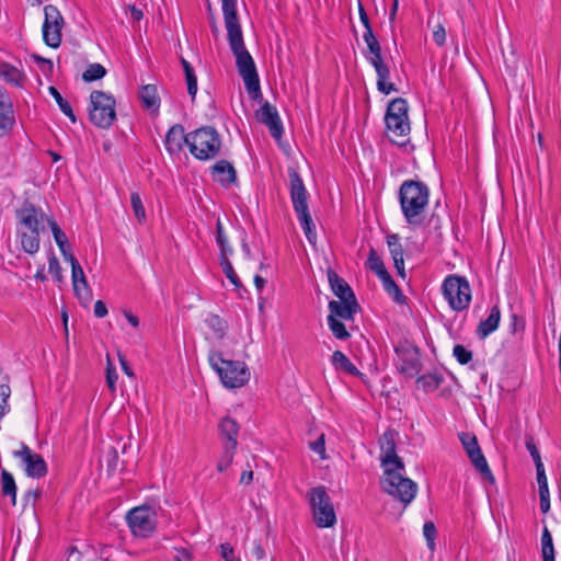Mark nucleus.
<instances>
[{
  "instance_id": "41",
  "label": "nucleus",
  "mask_w": 561,
  "mask_h": 561,
  "mask_svg": "<svg viewBox=\"0 0 561 561\" xmlns=\"http://www.w3.org/2000/svg\"><path fill=\"white\" fill-rule=\"evenodd\" d=\"M366 267L373 271L378 277L387 273L382 259L377 254L374 248H370Z\"/></svg>"
},
{
  "instance_id": "58",
  "label": "nucleus",
  "mask_w": 561,
  "mask_h": 561,
  "mask_svg": "<svg viewBox=\"0 0 561 561\" xmlns=\"http://www.w3.org/2000/svg\"><path fill=\"white\" fill-rule=\"evenodd\" d=\"M107 314V307L102 300L94 304V316L96 318H104Z\"/></svg>"
},
{
  "instance_id": "24",
  "label": "nucleus",
  "mask_w": 561,
  "mask_h": 561,
  "mask_svg": "<svg viewBox=\"0 0 561 561\" xmlns=\"http://www.w3.org/2000/svg\"><path fill=\"white\" fill-rule=\"evenodd\" d=\"M217 427H218L219 438L221 439L222 445H229V444H232L233 446L238 445L237 439H238L240 426L234 419L227 415L219 421Z\"/></svg>"
},
{
  "instance_id": "35",
  "label": "nucleus",
  "mask_w": 561,
  "mask_h": 561,
  "mask_svg": "<svg viewBox=\"0 0 561 561\" xmlns=\"http://www.w3.org/2000/svg\"><path fill=\"white\" fill-rule=\"evenodd\" d=\"M443 381L444 377L438 373L425 374L416 379V383L426 392L435 391L439 388Z\"/></svg>"
},
{
  "instance_id": "62",
  "label": "nucleus",
  "mask_w": 561,
  "mask_h": 561,
  "mask_svg": "<svg viewBox=\"0 0 561 561\" xmlns=\"http://www.w3.org/2000/svg\"><path fill=\"white\" fill-rule=\"evenodd\" d=\"M124 316L126 320L134 327L137 328L139 325V319L135 314H133L130 311L125 310Z\"/></svg>"
},
{
  "instance_id": "3",
  "label": "nucleus",
  "mask_w": 561,
  "mask_h": 561,
  "mask_svg": "<svg viewBox=\"0 0 561 561\" xmlns=\"http://www.w3.org/2000/svg\"><path fill=\"white\" fill-rule=\"evenodd\" d=\"M430 201V190L421 181L405 180L399 188V203L402 215L412 227L423 225Z\"/></svg>"
},
{
  "instance_id": "38",
  "label": "nucleus",
  "mask_w": 561,
  "mask_h": 561,
  "mask_svg": "<svg viewBox=\"0 0 561 561\" xmlns=\"http://www.w3.org/2000/svg\"><path fill=\"white\" fill-rule=\"evenodd\" d=\"M327 320L329 329L335 339L346 341L351 337L345 324L340 319L333 318V316H328Z\"/></svg>"
},
{
  "instance_id": "43",
  "label": "nucleus",
  "mask_w": 561,
  "mask_h": 561,
  "mask_svg": "<svg viewBox=\"0 0 561 561\" xmlns=\"http://www.w3.org/2000/svg\"><path fill=\"white\" fill-rule=\"evenodd\" d=\"M216 241L220 248V255H231L233 250L228 244V239L224 230V226L220 220L216 224Z\"/></svg>"
},
{
  "instance_id": "7",
  "label": "nucleus",
  "mask_w": 561,
  "mask_h": 561,
  "mask_svg": "<svg viewBox=\"0 0 561 561\" xmlns=\"http://www.w3.org/2000/svg\"><path fill=\"white\" fill-rule=\"evenodd\" d=\"M290 181V199L294 210L297 215L299 224L310 243H314L317 239L316 226L311 218L308 207V192L305 187L302 179L295 170H289Z\"/></svg>"
},
{
  "instance_id": "2",
  "label": "nucleus",
  "mask_w": 561,
  "mask_h": 561,
  "mask_svg": "<svg viewBox=\"0 0 561 561\" xmlns=\"http://www.w3.org/2000/svg\"><path fill=\"white\" fill-rule=\"evenodd\" d=\"M396 436L393 430H387L379 439L380 461L385 469L381 484L385 492L407 507L416 495L417 484L402 474L404 463L397 455Z\"/></svg>"
},
{
  "instance_id": "36",
  "label": "nucleus",
  "mask_w": 561,
  "mask_h": 561,
  "mask_svg": "<svg viewBox=\"0 0 561 561\" xmlns=\"http://www.w3.org/2000/svg\"><path fill=\"white\" fill-rule=\"evenodd\" d=\"M181 64L185 73V80L187 84V92L192 99L195 100L197 93V77L195 75V70L193 66L183 57L181 58Z\"/></svg>"
},
{
  "instance_id": "55",
  "label": "nucleus",
  "mask_w": 561,
  "mask_h": 561,
  "mask_svg": "<svg viewBox=\"0 0 561 561\" xmlns=\"http://www.w3.org/2000/svg\"><path fill=\"white\" fill-rule=\"evenodd\" d=\"M220 556L225 561H240L239 558L234 557L233 548L228 542L220 545Z\"/></svg>"
},
{
  "instance_id": "29",
  "label": "nucleus",
  "mask_w": 561,
  "mask_h": 561,
  "mask_svg": "<svg viewBox=\"0 0 561 561\" xmlns=\"http://www.w3.org/2000/svg\"><path fill=\"white\" fill-rule=\"evenodd\" d=\"M331 363L333 367L339 371L356 377L363 376V374L356 368L350 358L341 351H335L332 354Z\"/></svg>"
},
{
  "instance_id": "37",
  "label": "nucleus",
  "mask_w": 561,
  "mask_h": 561,
  "mask_svg": "<svg viewBox=\"0 0 561 561\" xmlns=\"http://www.w3.org/2000/svg\"><path fill=\"white\" fill-rule=\"evenodd\" d=\"M541 553L543 561H554V547L552 535L547 526L542 529L541 535Z\"/></svg>"
},
{
  "instance_id": "39",
  "label": "nucleus",
  "mask_w": 561,
  "mask_h": 561,
  "mask_svg": "<svg viewBox=\"0 0 561 561\" xmlns=\"http://www.w3.org/2000/svg\"><path fill=\"white\" fill-rule=\"evenodd\" d=\"M221 447H222V453L217 462V470L219 472H224L229 468V466L233 461L236 449H237V446H233L232 444L222 445Z\"/></svg>"
},
{
  "instance_id": "60",
  "label": "nucleus",
  "mask_w": 561,
  "mask_h": 561,
  "mask_svg": "<svg viewBox=\"0 0 561 561\" xmlns=\"http://www.w3.org/2000/svg\"><path fill=\"white\" fill-rule=\"evenodd\" d=\"M394 267L397 270V273L399 276H401L403 279L405 278V270H404V259L403 257H396L392 259Z\"/></svg>"
},
{
  "instance_id": "18",
  "label": "nucleus",
  "mask_w": 561,
  "mask_h": 561,
  "mask_svg": "<svg viewBox=\"0 0 561 561\" xmlns=\"http://www.w3.org/2000/svg\"><path fill=\"white\" fill-rule=\"evenodd\" d=\"M71 280L73 293L79 302L89 307L92 302L93 295L92 289L90 288L83 268L76 257H71Z\"/></svg>"
},
{
  "instance_id": "19",
  "label": "nucleus",
  "mask_w": 561,
  "mask_h": 561,
  "mask_svg": "<svg viewBox=\"0 0 561 561\" xmlns=\"http://www.w3.org/2000/svg\"><path fill=\"white\" fill-rule=\"evenodd\" d=\"M256 119L264 124L273 138L280 139L284 133L283 123L280 121L277 108L265 102L256 112Z\"/></svg>"
},
{
  "instance_id": "52",
  "label": "nucleus",
  "mask_w": 561,
  "mask_h": 561,
  "mask_svg": "<svg viewBox=\"0 0 561 561\" xmlns=\"http://www.w3.org/2000/svg\"><path fill=\"white\" fill-rule=\"evenodd\" d=\"M117 380V373L110 358H107V367H106V382L111 391H115V385Z\"/></svg>"
},
{
  "instance_id": "32",
  "label": "nucleus",
  "mask_w": 561,
  "mask_h": 561,
  "mask_svg": "<svg viewBox=\"0 0 561 561\" xmlns=\"http://www.w3.org/2000/svg\"><path fill=\"white\" fill-rule=\"evenodd\" d=\"M379 279L382 283L383 289L386 293L393 298V300L398 304H403L405 300L404 295L400 287L396 284L389 272L379 276Z\"/></svg>"
},
{
  "instance_id": "20",
  "label": "nucleus",
  "mask_w": 561,
  "mask_h": 561,
  "mask_svg": "<svg viewBox=\"0 0 561 561\" xmlns=\"http://www.w3.org/2000/svg\"><path fill=\"white\" fill-rule=\"evenodd\" d=\"M15 126L12 101L4 88L0 87V137L8 135Z\"/></svg>"
},
{
  "instance_id": "50",
  "label": "nucleus",
  "mask_w": 561,
  "mask_h": 561,
  "mask_svg": "<svg viewBox=\"0 0 561 561\" xmlns=\"http://www.w3.org/2000/svg\"><path fill=\"white\" fill-rule=\"evenodd\" d=\"M11 396V389L8 385H0V419L4 416L9 410L8 399Z\"/></svg>"
},
{
  "instance_id": "44",
  "label": "nucleus",
  "mask_w": 561,
  "mask_h": 561,
  "mask_svg": "<svg viewBox=\"0 0 561 561\" xmlns=\"http://www.w3.org/2000/svg\"><path fill=\"white\" fill-rule=\"evenodd\" d=\"M106 75V69L101 64H91L82 75L85 82H92L102 79Z\"/></svg>"
},
{
  "instance_id": "51",
  "label": "nucleus",
  "mask_w": 561,
  "mask_h": 561,
  "mask_svg": "<svg viewBox=\"0 0 561 561\" xmlns=\"http://www.w3.org/2000/svg\"><path fill=\"white\" fill-rule=\"evenodd\" d=\"M312 451L318 454L321 459H327L325 454V435L322 433L314 442L309 444Z\"/></svg>"
},
{
  "instance_id": "30",
  "label": "nucleus",
  "mask_w": 561,
  "mask_h": 561,
  "mask_svg": "<svg viewBox=\"0 0 561 561\" xmlns=\"http://www.w3.org/2000/svg\"><path fill=\"white\" fill-rule=\"evenodd\" d=\"M51 229L54 239L66 261L71 263V257H75L69 251L68 240L66 233L60 229L58 224L54 219H47Z\"/></svg>"
},
{
  "instance_id": "53",
  "label": "nucleus",
  "mask_w": 561,
  "mask_h": 561,
  "mask_svg": "<svg viewBox=\"0 0 561 561\" xmlns=\"http://www.w3.org/2000/svg\"><path fill=\"white\" fill-rule=\"evenodd\" d=\"M537 471V482H538V492L539 494H548L549 488H548V480L545 473L543 469H538Z\"/></svg>"
},
{
  "instance_id": "23",
  "label": "nucleus",
  "mask_w": 561,
  "mask_h": 561,
  "mask_svg": "<svg viewBox=\"0 0 561 561\" xmlns=\"http://www.w3.org/2000/svg\"><path fill=\"white\" fill-rule=\"evenodd\" d=\"M210 174L215 182L222 186H229L237 181V172L232 163L227 160H219L210 167Z\"/></svg>"
},
{
  "instance_id": "45",
  "label": "nucleus",
  "mask_w": 561,
  "mask_h": 561,
  "mask_svg": "<svg viewBox=\"0 0 561 561\" xmlns=\"http://www.w3.org/2000/svg\"><path fill=\"white\" fill-rule=\"evenodd\" d=\"M130 205L138 222H144L146 220V210L141 197L137 192L130 194Z\"/></svg>"
},
{
  "instance_id": "14",
  "label": "nucleus",
  "mask_w": 561,
  "mask_h": 561,
  "mask_svg": "<svg viewBox=\"0 0 561 561\" xmlns=\"http://www.w3.org/2000/svg\"><path fill=\"white\" fill-rule=\"evenodd\" d=\"M127 522L135 536L147 538L156 528V513L149 506H138L128 512Z\"/></svg>"
},
{
  "instance_id": "40",
  "label": "nucleus",
  "mask_w": 561,
  "mask_h": 561,
  "mask_svg": "<svg viewBox=\"0 0 561 561\" xmlns=\"http://www.w3.org/2000/svg\"><path fill=\"white\" fill-rule=\"evenodd\" d=\"M48 91H49L50 95L55 99V101L57 102L60 111L67 117H69L72 123H75L77 119H76V115L73 113V110H72L70 103L62 98V95L59 93V91L55 87H53V85L49 87Z\"/></svg>"
},
{
  "instance_id": "42",
  "label": "nucleus",
  "mask_w": 561,
  "mask_h": 561,
  "mask_svg": "<svg viewBox=\"0 0 561 561\" xmlns=\"http://www.w3.org/2000/svg\"><path fill=\"white\" fill-rule=\"evenodd\" d=\"M220 260V266L222 268V272L225 273L226 277L230 280V283L239 288L241 287V282L229 260V255H219Z\"/></svg>"
},
{
  "instance_id": "26",
  "label": "nucleus",
  "mask_w": 561,
  "mask_h": 561,
  "mask_svg": "<svg viewBox=\"0 0 561 561\" xmlns=\"http://www.w3.org/2000/svg\"><path fill=\"white\" fill-rule=\"evenodd\" d=\"M501 320V310L499 306H493L490 310V313L485 320H482L477 329V335L479 339L483 340L493 333L500 324Z\"/></svg>"
},
{
  "instance_id": "49",
  "label": "nucleus",
  "mask_w": 561,
  "mask_h": 561,
  "mask_svg": "<svg viewBox=\"0 0 561 561\" xmlns=\"http://www.w3.org/2000/svg\"><path fill=\"white\" fill-rule=\"evenodd\" d=\"M436 527L433 522H426L423 526V535L426 539L427 547L431 551L435 549Z\"/></svg>"
},
{
  "instance_id": "47",
  "label": "nucleus",
  "mask_w": 561,
  "mask_h": 561,
  "mask_svg": "<svg viewBox=\"0 0 561 561\" xmlns=\"http://www.w3.org/2000/svg\"><path fill=\"white\" fill-rule=\"evenodd\" d=\"M48 271L53 275V278L57 283H62L64 276L60 263L54 252L51 251L48 256Z\"/></svg>"
},
{
  "instance_id": "63",
  "label": "nucleus",
  "mask_w": 561,
  "mask_h": 561,
  "mask_svg": "<svg viewBox=\"0 0 561 561\" xmlns=\"http://www.w3.org/2000/svg\"><path fill=\"white\" fill-rule=\"evenodd\" d=\"M119 362H121V366H122V369L124 370V373L126 375H128L129 377H133L134 373H133L131 368L129 367L126 358L124 356L119 355Z\"/></svg>"
},
{
  "instance_id": "61",
  "label": "nucleus",
  "mask_w": 561,
  "mask_h": 561,
  "mask_svg": "<svg viewBox=\"0 0 561 561\" xmlns=\"http://www.w3.org/2000/svg\"><path fill=\"white\" fill-rule=\"evenodd\" d=\"M540 500V510L543 514L548 513L550 510V496L548 494H539Z\"/></svg>"
},
{
  "instance_id": "25",
  "label": "nucleus",
  "mask_w": 561,
  "mask_h": 561,
  "mask_svg": "<svg viewBox=\"0 0 561 561\" xmlns=\"http://www.w3.org/2000/svg\"><path fill=\"white\" fill-rule=\"evenodd\" d=\"M328 280L331 290L339 298V300L355 297V294L351 286L331 268L328 271Z\"/></svg>"
},
{
  "instance_id": "9",
  "label": "nucleus",
  "mask_w": 561,
  "mask_h": 561,
  "mask_svg": "<svg viewBox=\"0 0 561 561\" xmlns=\"http://www.w3.org/2000/svg\"><path fill=\"white\" fill-rule=\"evenodd\" d=\"M307 496L316 525L320 528L332 527L336 523V515L325 486L312 488Z\"/></svg>"
},
{
  "instance_id": "5",
  "label": "nucleus",
  "mask_w": 561,
  "mask_h": 561,
  "mask_svg": "<svg viewBox=\"0 0 561 561\" xmlns=\"http://www.w3.org/2000/svg\"><path fill=\"white\" fill-rule=\"evenodd\" d=\"M208 363L228 389L241 388L250 380L251 373L244 362L225 359L219 351L209 352Z\"/></svg>"
},
{
  "instance_id": "10",
  "label": "nucleus",
  "mask_w": 561,
  "mask_h": 561,
  "mask_svg": "<svg viewBox=\"0 0 561 561\" xmlns=\"http://www.w3.org/2000/svg\"><path fill=\"white\" fill-rule=\"evenodd\" d=\"M90 103V121L100 128H110L116 118L115 99L103 91H93Z\"/></svg>"
},
{
  "instance_id": "48",
  "label": "nucleus",
  "mask_w": 561,
  "mask_h": 561,
  "mask_svg": "<svg viewBox=\"0 0 561 561\" xmlns=\"http://www.w3.org/2000/svg\"><path fill=\"white\" fill-rule=\"evenodd\" d=\"M453 355L460 365H467L472 360V352L461 344H456L454 346Z\"/></svg>"
},
{
  "instance_id": "54",
  "label": "nucleus",
  "mask_w": 561,
  "mask_h": 561,
  "mask_svg": "<svg viewBox=\"0 0 561 561\" xmlns=\"http://www.w3.org/2000/svg\"><path fill=\"white\" fill-rule=\"evenodd\" d=\"M526 447H527V450L529 451L535 465H536V470H538L539 468L540 469H543V463L541 461V457H540V454H539V450L538 448L535 446L534 443L531 442H527L526 443Z\"/></svg>"
},
{
  "instance_id": "1",
  "label": "nucleus",
  "mask_w": 561,
  "mask_h": 561,
  "mask_svg": "<svg viewBox=\"0 0 561 561\" xmlns=\"http://www.w3.org/2000/svg\"><path fill=\"white\" fill-rule=\"evenodd\" d=\"M221 9L227 30V38L232 54L236 57V66L243 79L244 87L253 101L261 102L262 92L260 78L255 62L248 51L241 25L237 13V0H221Z\"/></svg>"
},
{
  "instance_id": "56",
  "label": "nucleus",
  "mask_w": 561,
  "mask_h": 561,
  "mask_svg": "<svg viewBox=\"0 0 561 561\" xmlns=\"http://www.w3.org/2000/svg\"><path fill=\"white\" fill-rule=\"evenodd\" d=\"M433 39L438 46H443L446 42V31L443 25H437L433 32Z\"/></svg>"
},
{
  "instance_id": "33",
  "label": "nucleus",
  "mask_w": 561,
  "mask_h": 561,
  "mask_svg": "<svg viewBox=\"0 0 561 561\" xmlns=\"http://www.w3.org/2000/svg\"><path fill=\"white\" fill-rule=\"evenodd\" d=\"M16 490L13 476L3 469L1 471V494L3 496H9L13 506L16 504Z\"/></svg>"
},
{
  "instance_id": "64",
  "label": "nucleus",
  "mask_w": 561,
  "mask_h": 561,
  "mask_svg": "<svg viewBox=\"0 0 561 561\" xmlns=\"http://www.w3.org/2000/svg\"><path fill=\"white\" fill-rule=\"evenodd\" d=\"M130 16L135 20V21H140L144 16L142 14V11L140 9H138L137 7L135 5H130Z\"/></svg>"
},
{
  "instance_id": "57",
  "label": "nucleus",
  "mask_w": 561,
  "mask_h": 561,
  "mask_svg": "<svg viewBox=\"0 0 561 561\" xmlns=\"http://www.w3.org/2000/svg\"><path fill=\"white\" fill-rule=\"evenodd\" d=\"M174 561H193V553L186 548H176Z\"/></svg>"
},
{
  "instance_id": "21",
  "label": "nucleus",
  "mask_w": 561,
  "mask_h": 561,
  "mask_svg": "<svg viewBox=\"0 0 561 561\" xmlns=\"http://www.w3.org/2000/svg\"><path fill=\"white\" fill-rule=\"evenodd\" d=\"M329 316L342 320H353L354 316L360 309L356 297L343 299V300H331L328 305Z\"/></svg>"
},
{
  "instance_id": "34",
  "label": "nucleus",
  "mask_w": 561,
  "mask_h": 561,
  "mask_svg": "<svg viewBox=\"0 0 561 561\" xmlns=\"http://www.w3.org/2000/svg\"><path fill=\"white\" fill-rule=\"evenodd\" d=\"M206 325L213 331L214 336L218 340L224 339L226 335L228 323L221 317L214 313H208L205 318Z\"/></svg>"
},
{
  "instance_id": "22",
  "label": "nucleus",
  "mask_w": 561,
  "mask_h": 561,
  "mask_svg": "<svg viewBox=\"0 0 561 561\" xmlns=\"http://www.w3.org/2000/svg\"><path fill=\"white\" fill-rule=\"evenodd\" d=\"M184 145L190 146L188 134H185L181 124H174L165 135V149L170 154H178L182 151Z\"/></svg>"
},
{
  "instance_id": "27",
  "label": "nucleus",
  "mask_w": 561,
  "mask_h": 561,
  "mask_svg": "<svg viewBox=\"0 0 561 561\" xmlns=\"http://www.w3.org/2000/svg\"><path fill=\"white\" fill-rule=\"evenodd\" d=\"M139 99L146 110L154 113L159 111L160 98L154 84L142 85L139 90Z\"/></svg>"
},
{
  "instance_id": "8",
  "label": "nucleus",
  "mask_w": 561,
  "mask_h": 561,
  "mask_svg": "<svg viewBox=\"0 0 561 561\" xmlns=\"http://www.w3.org/2000/svg\"><path fill=\"white\" fill-rule=\"evenodd\" d=\"M190 152L198 160H210L217 157L221 148V138L214 127H201L188 133Z\"/></svg>"
},
{
  "instance_id": "46",
  "label": "nucleus",
  "mask_w": 561,
  "mask_h": 561,
  "mask_svg": "<svg viewBox=\"0 0 561 561\" xmlns=\"http://www.w3.org/2000/svg\"><path fill=\"white\" fill-rule=\"evenodd\" d=\"M387 244L392 259L403 257V247L398 234L392 233L387 236Z\"/></svg>"
},
{
  "instance_id": "6",
  "label": "nucleus",
  "mask_w": 561,
  "mask_h": 561,
  "mask_svg": "<svg viewBox=\"0 0 561 561\" xmlns=\"http://www.w3.org/2000/svg\"><path fill=\"white\" fill-rule=\"evenodd\" d=\"M409 104L403 98H396L389 102L385 114V123L389 139L403 146L409 140L411 130L409 121Z\"/></svg>"
},
{
  "instance_id": "4",
  "label": "nucleus",
  "mask_w": 561,
  "mask_h": 561,
  "mask_svg": "<svg viewBox=\"0 0 561 561\" xmlns=\"http://www.w3.org/2000/svg\"><path fill=\"white\" fill-rule=\"evenodd\" d=\"M359 20L365 27V32L363 34V38L367 45L369 56H367L368 62L375 68L377 73V89L379 92L383 94H390L391 92H397L398 89L394 83L390 82V68L383 61L381 55V46L376 38L373 27L369 22V18L364 9V7L359 3Z\"/></svg>"
},
{
  "instance_id": "59",
  "label": "nucleus",
  "mask_w": 561,
  "mask_h": 561,
  "mask_svg": "<svg viewBox=\"0 0 561 561\" xmlns=\"http://www.w3.org/2000/svg\"><path fill=\"white\" fill-rule=\"evenodd\" d=\"M252 556L255 557V559L257 560H262L265 558V550L259 541H255L253 543Z\"/></svg>"
},
{
  "instance_id": "13",
  "label": "nucleus",
  "mask_w": 561,
  "mask_h": 561,
  "mask_svg": "<svg viewBox=\"0 0 561 561\" xmlns=\"http://www.w3.org/2000/svg\"><path fill=\"white\" fill-rule=\"evenodd\" d=\"M458 437L477 471H479L485 480L493 484L495 482L494 476L492 474L488 461L481 451L476 435L472 433L462 432L458 435Z\"/></svg>"
},
{
  "instance_id": "31",
  "label": "nucleus",
  "mask_w": 561,
  "mask_h": 561,
  "mask_svg": "<svg viewBox=\"0 0 561 561\" xmlns=\"http://www.w3.org/2000/svg\"><path fill=\"white\" fill-rule=\"evenodd\" d=\"M0 78L14 87H22L25 80L23 72L8 62H0Z\"/></svg>"
},
{
  "instance_id": "16",
  "label": "nucleus",
  "mask_w": 561,
  "mask_h": 561,
  "mask_svg": "<svg viewBox=\"0 0 561 561\" xmlns=\"http://www.w3.org/2000/svg\"><path fill=\"white\" fill-rule=\"evenodd\" d=\"M18 228L27 230H45L43 225L45 214L42 208L36 207L30 202H24L16 210Z\"/></svg>"
},
{
  "instance_id": "28",
  "label": "nucleus",
  "mask_w": 561,
  "mask_h": 561,
  "mask_svg": "<svg viewBox=\"0 0 561 561\" xmlns=\"http://www.w3.org/2000/svg\"><path fill=\"white\" fill-rule=\"evenodd\" d=\"M18 237L20 238L22 249L28 254H35L39 250V231L18 228Z\"/></svg>"
},
{
  "instance_id": "12",
  "label": "nucleus",
  "mask_w": 561,
  "mask_h": 561,
  "mask_svg": "<svg viewBox=\"0 0 561 561\" xmlns=\"http://www.w3.org/2000/svg\"><path fill=\"white\" fill-rule=\"evenodd\" d=\"M43 39L51 48H57L61 44V30L64 27V18L60 11L53 4L44 7Z\"/></svg>"
},
{
  "instance_id": "11",
  "label": "nucleus",
  "mask_w": 561,
  "mask_h": 561,
  "mask_svg": "<svg viewBox=\"0 0 561 561\" xmlns=\"http://www.w3.org/2000/svg\"><path fill=\"white\" fill-rule=\"evenodd\" d=\"M443 295L454 311L466 310L471 302V288L466 277L449 275L442 286Z\"/></svg>"
},
{
  "instance_id": "17",
  "label": "nucleus",
  "mask_w": 561,
  "mask_h": 561,
  "mask_svg": "<svg viewBox=\"0 0 561 561\" xmlns=\"http://www.w3.org/2000/svg\"><path fill=\"white\" fill-rule=\"evenodd\" d=\"M14 456L22 460L26 476L31 478H43L47 473V465L44 458L34 453L27 445L23 444L20 450L14 451Z\"/></svg>"
},
{
  "instance_id": "15",
  "label": "nucleus",
  "mask_w": 561,
  "mask_h": 561,
  "mask_svg": "<svg viewBox=\"0 0 561 561\" xmlns=\"http://www.w3.org/2000/svg\"><path fill=\"white\" fill-rule=\"evenodd\" d=\"M398 371L408 378L415 377L422 368L417 347L403 344L396 347Z\"/></svg>"
}]
</instances>
